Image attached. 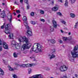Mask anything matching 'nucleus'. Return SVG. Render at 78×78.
<instances>
[{
    "mask_svg": "<svg viewBox=\"0 0 78 78\" xmlns=\"http://www.w3.org/2000/svg\"><path fill=\"white\" fill-rule=\"evenodd\" d=\"M13 56L14 58H17L18 57L17 55L16 54V52H14L13 53Z\"/></svg>",
    "mask_w": 78,
    "mask_h": 78,
    "instance_id": "nucleus-21",
    "label": "nucleus"
},
{
    "mask_svg": "<svg viewBox=\"0 0 78 78\" xmlns=\"http://www.w3.org/2000/svg\"><path fill=\"white\" fill-rule=\"evenodd\" d=\"M5 30L4 31V33L7 34H9V38L10 39H12V37H11V35L10 33V30H9L11 29V27L9 26V24H7L5 25Z\"/></svg>",
    "mask_w": 78,
    "mask_h": 78,
    "instance_id": "nucleus-4",
    "label": "nucleus"
},
{
    "mask_svg": "<svg viewBox=\"0 0 78 78\" xmlns=\"http://www.w3.org/2000/svg\"><path fill=\"white\" fill-rule=\"evenodd\" d=\"M20 14H19L18 15V16H17V17H18V18H19V17H20Z\"/></svg>",
    "mask_w": 78,
    "mask_h": 78,
    "instance_id": "nucleus-45",
    "label": "nucleus"
},
{
    "mask_svg": "<svg viewBox=\"0 0 78 78\" xmlns=\"http://www.w3.org/2000/svg\"><path fill=\"white\" fill-rule=\"evenodd\" d=\"M67 77L66 76H64L63 77H62L61 78H67Z\"/></svg>",
    "mask_w": 78,
    "mask_h": 78,
    "instance_id": "nucleus-39",
    "label": "nucleus"
},
{
    "mask_svg": "<svg viewBox=\"0 0 78 78\" xmlns=\"http://www.w3.org/2000/svg\"><path fill=\"white\" fill-rule=\"evenodd\" d=\"M18 41L20 42H25L26 44L23 45L21 48V50H24L25 49H29L31 46V44L30 43L28 39L26 37H20L18 38Z\"/></svg>",
    "mask_w": 78,
    "mask_h": 78,
    "instance_id": "nucleus-1",
    "label": "nucleus"
},
{
    "mask_svg": "<svg viewBox=\"0 0 78 78\" xmlns=\"http://www.w3.org/2000/svg\"><path fill=\"white\" fill-rule=\"evenodd\" d=\"M68 69V67L64 65L61 66L59 68V69L61 72H65V71H66Z\"/></svg>",
    "mask_w": 78,
    "mask_h": 78,
    "instance_id": "nucleus-6",
    "label": "nucleus"
},
{
    "mask_svg": "<svg viewBox=\"0 0 78 78\" xmlns=\"http://www.w3.org/2000/svg\"><path fill=\"white\" fill-rule=\"evenodd\" d=\"M75 76L76 77H77V76H78V75L76 74H75Z\"/></svg>",
    "mask_w": 78,
    "mask_h": 78,
    "instance_id": "nucleus-52",
    "label": "nucleus"
},
{
    "mask_svg": "<svg viewBox=\"0 0 78 78\" xmlns=\"http://www.w3.org/2000/svg\"><path fill=\"white\" fill-rule=\"evenodd\" d=\"M28 0H24V2L27 5H28Z\"/></svg>",
    "mask_w": 78,
    "mask_h": 78,
    "instance_id": "nucleus-31",
    "label": "nucleus"
},
{
    "mask_svg": "<svg viewBox=\"0 0 78 78\" xmlns=\"http://www.w3.org/2000/svg\"><path fill=\"white\" fill-rule=\"evenodd\" d=\"M13 45H15V48H16V49H19L20 48V46H19V44H17L16 45V44H13Z\"/></svg>",
    "mask_w": 78,
    "mask_h": 78,
    "instance_id": "nucleus-12",
    "label": "nucleus"
},
{
    "mask_svg": "<svg viewBox=\"0 0 78 78\" xmlns=\"http://www.w3.org/2000/svg\"><path fill=\"white\" fill-rule=\"evenodd\" d=\"M20 12V10H16V13L17 14H19Z\"/></svg>",
    "mask_w": 78,
    "mask_h": 78,
    "instance_id": "nucleus-38",
    "label": "nucleus"
},
{
    "mask_svg": "<svg viewBox=\"0 0 78 78\" xmlns=\"http://www.w3.org/2000/svg\"><path fill=\"white\" fill-rule=\"evenodd\" d=\"M51 0H48V2H50V1Z\"/></svg>",
    "mask_w": 78,
    "mask_h": 78,
    "instance_id": "nucleus-61",
    "label": "nucleus"
},
{
    "mask_svg": "<svg viewBox=\"0 0 78 78\" xmlns=\"http://www.w3.org/2000/svg\"><path fill=\"white\" fill-rule=\"evenodd\" d=\"M78 23L77 22V23H76V24L74 26V28H77V27H78Z\"/></svg>",
    "mask_w": 78,
    "mask_h": 78,
    "instance_id": "nucleus-25",
    "label": "nucleus"
},
{
    "mask_svg": "<svg viewBox=\"0 0 78 78\" xmlns=\"http://www.w3.org/2000/svg\"><path fill=\"white\" fill-rule=\"evenodd\" d=\"M51 5H54V1H53L51 2Z\"/></svg>",
    "mask_w": 78,
    "mask_h": 78,
    "instance_id": "nucleus-43",
    "label": "nucleus"
},
{
    "mask_svg": "<svg viewBox=\"0 0 78 78\" xmlns=\"http://www.w3.org/2000/svg\"><path fill=\"white\" fill-rule=\"evenodd\" d=\"M27 8L28 9L29 8V6L28 5L27 6Z\"/></svg>",
    "mask_w": 78,
    "mask_h": 78,
    "instance_id": "nucleus-54",
    "label": "nucleus"
},
{
    "mask_svg": "<svg viewBox=\"0 0 78 78\" xmlns=\"http://www.w3.org/2000/svg\"><path fill=\"white\" fill-rule=\"evenodd\" d=\"M1 12V9H0V12Z\"/></svg>",
    "mask_w": 78,
    "mask_h": 78,
    "instance_id": "nucleus-63",
    "label": "nucleus"
},
{
    "mask_svg": "<svg viewBox=\"0 0 78 78\" xmlns=\"http://www.w3.org/2000/svg\"><path fill=\"white\" fill-rule=\"evenodd\" d=\"M4 26L3 25L1 26V29H3L4 28Z\"/></svg>",
    "mask_w": 78,
    "mask_h": 78,
    "instance_id": "nucleus-40",
    "label": "nucleus"
},
{
    "mask_svg": "<svg viewBox=\"0 0 78 78\" xmlns=\"http://www.w3.org/2000/svg\"><path fill=\"white\" fill-rule=\"evenodd\" d=\"M28 30H27V33L28 34V35L29 36H31L33 34V33H32V32H31V31L30 30V29H27Z\"/></svg>",
    "mask_w": 78,
    "mask_h": 78,
    "instance_id": "nucleus-7",
    "label": "nucleus"
},
{
    "mask_svg": "<svg viewBox=\"0 0 78 78\" xmlns=\"http://www.w3.org/2000/svg\"><path fill=\"white\" fill-rule=\"evenodd\" d=\"M59 9V8L58 7H55L52 8V11H56Z\"/></svg>",
    "mask_w": 78,
    "mask_h": 78,
    "instance_id": "nucleus-11",
    "label": "nucleus"
},
{
    "mask_svg": "<svg viewBox=\"0 0 78 78\" xmlns=\"http://www.w3.org/2000/svg\"><path fill=\"white\" fill-rule=\"evenodd\" d=\"M3 45V47L4 49H8V45L5 42H2L0 39V45Z\"/></svg>",
    "mask_w": 78,
    "mask_h": 78,
    "instance_id": "nucleus-5",
    "label": "nucleus"
},
{
    "mask_svg": "<svg viewBox=\"0 0 78 78\" xmlns=\"http://www.w3.org/2000/svg\"><path fill=\"white\" fill-rule=\"evenodd\" d=\"M9 17H8V20H9V22H11L12 21V15L10 16Z\"/></svg>",
    "mask_w": 78,
    "mask_h": 78,
    "instance_id": "nucleus-16",
    "label": "nucleus"
},
{
    "mask_svg": "<svg viewBox=\"0 0 78 78\" xmlns=\"http://www.w3.org/2000/svg\"><path fill=\"white\" fill-rule=\"evenodd\" d=\"M59 42L60 43V44H62V41L61 40H60Z\"/></svg>",
    "mask_w": 78,
    "mask_h": 78,
    "instance_id": "nucleus-42",
    "label": "nucleus"
},
{
    "mask_svg": "<svg viewBox=\"0 0 78 78\" xmlns=\"http://www.w3.org/2000/svg\"><path fill=\"white\" fill-rule=\"evenodd\" d=\"M30 15L31 16H34V13L33 12H31L30 13Z\"/></svg>",
    "mask_w": 78,
    "mask_h": 78,
    "instance_id": "nucleus-27",
    "label": "nucleus"
},
{
    "mask_svg": "<svg viewBox=\"0 0 78 78\" xmlns=\"http://www.w3.org/2000/svg\"><path fill=\"white\" fill-rule=\"evenodd\" d=\"M65 30H67V27H65L64 28Z\"/></svg>",
    "mask_w": 78,
    "mask_h": 78,
    "instance_id": "nucleus-56",
    "label": "nucleus"
},
{
    "mask_svg": "<svg viewBox=\"0 0 78 78\" xmlns=\"http://www.w3.org/2000/svg\"><path fill=\"white\" fill-rule=\"evenodd\" d=\"M42 46H41L39 44H35L33 46V48H31L30 50V53H32L33 51H34L36 53L39 52H42Z\"/></svg>",
    "mask_w": 78,
    "mask_h": 78,
    "instance_id": "nucleus-2",
    "label": "nucleus"
},
{
    "mask_svg": "<svg viewBox=\"0 0 78 78\" xmlns=\"http://www.w3.org/2000/svg\"><path fill=\"white\" fill-rule=\"evenodd\" d=\"M62 23H63V24H66V22L65 21L63 20L62 21Z\"/></svg>",
    "mask_w": 78,
    "mask_h": 78,
    "instance_id": "nucleus-34",
    "label": "nucleus"
},
{
    "mask_svg": "<svg viewBox=\"0 0 78 78\" xmlns=\"http://www.w3.org/2000/svg\"><path fill=\"white\" fill-rule=\"evenodd\" d=\"M29 64V66L30 67H31V66H33V64Z\"/></svg>",
    "mask_w": 78,
    "mask_h": 78,
    "instance_id": "nucleus-47",
    "label": "nucleus"
},
{
    "mask_svg": "<svg viewBox=\"0 0 78 78\" xmlns=\"http://www.w3.org/2000/svg\"><path fill=\"white\" fill-rule=\"evenodd\" d=\"M65 6H68V1H67V0H66L65 1Z\"/></svg>",
    "mask_w": 78,
    "mask_h": 78,
    "instance_id": "nucleus-23",
    "label": "nucleus"
},
{
    "mask_svg": "<svg viewBox=\"0 0 78 78\" xmlns=\"http://www.w3.org/2000/svg\"><path fill=\"white\" fill-rule=\"evenodd\" d=\"M13 14H14V16H16V13L15 12H14L13 13Z\"/></svg>",
    "mask_w": 78,
    "mask_h": 78,
    "instance_id": "nucleus-50",
    "label": "nucleus"
},
{
    "mask_svg": "<svg viewBox=\"0 0 78 78\" xmlns=\"http://www.w3.org/2000/svg\"><path fill=\"white\" fill-rule=\"evenodd\" d=\"M2 5H5V3H2Z\"/></svg>",
    "mask_w": 78,
    "mask_h": 78,
    "instance_id": "nucleus-57",
    "label": "nucleus"
},
{
    "mask_svg": "<svg viewBox=\"0 0 78 78\" xmlns=\"http://www.w3.org/2000/svg\"><path fill=\"white\" fill-rule=\"evenodd\" d=\"M20 2L21 3H23V0H20Z\"/></svg>",
    "mask_w": 78,
    "mask_h": 78,
    "instance_id": "nucleus-46",
    "label": "nucleus"
},
{
    "mask_svg": "<svg viewBox=\"0 0 78 78\" xmlns=\"http://www.w3.org/2000/svg\"><path fill=\"white\" fill-rule=\"evenodd\" d=\"M53 23L54 27L55 28H57V23H56V21H53Z\"/></svg>",
    "mask_w": 78,
    "mask_h": 78,
    "instance_id": "nucleus-9",
    "label": "nucleus"
},
{
    "mask_svg": "<svg viewBox=\"0 0 78 78\" xmlns=\"http://www.w3.org/2000/svg\"><path fill=\"white\" fill-rule=\"evenodd\" d=\"M78 45L75 46L74 49L71 51V55L73 58H78Z\"/></svg>",
    "mask_w": 78,
    "mask_h": 78,
    "instance_id": "nucleus-3",
    "label": "nucleus"
},
{
    "mask_svg": "<svg viewBox=\"0 0 78 78\" xmlns=\"http://www.w3.org/2000/svg\"><path fill=\"white\" fill-rule=\"evenodd\" d=\"M41 22H45V20H44V19H42L41 20Z\"/></svg>",
    "mask_w": 78,
    "mask_h": 78,
    "instance_id": "nucleus-41",
    "label": "nucleus"
},
{
    "mask_svg": "<svg viewBox=\"0 0 78 78\" xmlns=\"http://www.w3.org/2000/svg\"><path fill=\"white\" fill-rule=\"evenodd\" d=\"M71 43L72 44H75V42L74 41H72L71 42Z\"/></svg>",
    "mask_w": 78,
    "mask_h": 78,
    "instance_id": "nucleus-35",
    "label": "nucleus"
},
{
    "mask_svg": "<svg viewBox=\"0 0 78 78\" xmlns=\"http://www.w3.org/2000/svg\"><path fill=\"white\" fill-rule=\"evenodd\" d=\"M24 26L26 27V28H27V29H30V27H29V26H28V23H27V22H24Z\"/></svg>",
    "mask_w": 78,
    "mask_h": 78,
    "instance_id": "nucleus-8",
    "label": "nucleus"
},
{
    "mask_svg": "<svg viewBox=\"0 0 78 78\" xmlns=\"http://www.w3.org/2000/svg\"><path fill=\"white\" fill-rule=\"evenodd\" d=\"M29 78H32V77H29Z\"/></svg>",
    "mask_w": 78,
    "mask_h": 78,
    "instance_id": "nucleus-64",
    "label": "nucleus"
},
{
    "mask_svg": "<svg viewBox=\"0 0 78 78\" xmlns=\"http://www.w3.org/2000/svg\"><path fill=\"white\" fill-rule=\"evenodd\" d=\"M5 24H6V23H5L3 24V26L5 25Z\"/></svg>",
    "mask_w": 78,
    "mask_h": 78,
    "instance_id": "nucleus-59",
    "label": "nucleus"
},
{
    "mask_svg": "<svg viewBox=\"0 0 78 78\" xmlns=\"http://www.w3.org/2000/svg\"><path fill=\"white\" fill-rule=\"evenodd\" d=\"M71 3H75V0H70Z\"/></svg>",
    "mask_w": 78,
    "mask_h": 78,
    "instance_id": "nucleus-33",
    "label": "nucleus"
},
{
    "mask_svg": "<svg viewBox=\"0 0 78 78\" xmlns=\"http://www.w3.org/2000/svg\"><path fill=\"white\" fill-rule=\"evenodd\" d=\"M0 75H4V71L0 68Z\"/></svg>",
    "mask_w": 78,
    "mask_h": 78,
    "instance_id": "nucleus-15",
    "label": "nucleus"
},
{
    "mask_svg": "<svg viewBox=\"0 0 78 78\" xmlns=\"http://www.w3.org/2000/svg\"><path fill=\"white\" fill-rule=\"evenodd\" d=\"M15 65L16 66H19V64H18V63H15Z\"/></svg>",
    "mask_w": 78,
    "mask_h": 78,
    "instance_id": "nucleus-44",
    "label": "nucleus"
},
{
    "mask_svg": "<svg viewBox=\"0 0 78 78\" xmlns=\"http://www.w3.org/2000/svg\"><path fill=\"white\" fill-rule=\"evenodd\" d=\"M51 42L52 44H55V43H56V41L53 39H52L51 40Z\"/></svg>",
    "mask_w": 78,
    "mask_h": 78,
    "instance_id": "nucleus-18",
    "label": "nucleus"
},
{
    "mask_svg": "<svg viewBox=\"0 0 78 78\" xmlns=\"http://www.w3.org/2000/svg\"><path fill=\"white\" fill-rule=\"evenodd\" d=\"M57 15H58L59 16H61L62 14L61 13L59 12H57Z\"/></svg>",
    "mask_w": 78,
    "mask_h": 78,
    "instance_id": "nucleus-28",
    "label": "nucleus"
},
{
    "mask_svg": "<svg viewBox=\"0 0 78 78\" xmlns=\"http://www.w3.org/2000/svg\"><path fill=\"white\" fill-rule=\"evenodd\" d=\"M23 20L24 21H27V17L26 16H24L23 18Z\"/></svg>",
    "mask_w": 78,
    "mask_h": 78,
    "instance_id": "nucleus-19",
    "label": "nucleus"
},
{
    "mask_svg": "<svg viewBox=\"0 0 78 78\" xmlns=\"http://www.w3.org/2000/svg\"><path fill=\"white\" fill-rule=\"evenodd\" d=\"M48 56H51L50 58V59H53V58H55V55H54V54H52L51 55L50 54H49L48 55Z\"/></svg>",
    "mask_w": 78,
    "mask_h": 78,
    "instance_id": "nucleus-14",
    "label": "nucleus"
},
{
    "mask_svg": "<svg viewBox=\"0 0 78 78\" xmlns=\"http://www.w3.org/2000/svg\"><path fill=\"white\" fill-rule=\"evenodd\" d=\"M46 70H50V69L46 67Z\"/></svg>",
    "mask_w": 78,
    "mask_h": 78,
    "instance_id": "nucleus-48",
    "label": "nucleus"
},
{
    "mask_svg": "<svg viewBox=\"0 0 78 78\" xmlns=\"http://www.w3.org/2000/svg\"><path fill=\"white\" fill-rule=\"evenodd\" d=\"M15 4H16V5H17V2H16V1H15V2H14Z\"/></svg>",
    "mask_w": 78,
    "mask_h": 78,
    "instance_id": "nucleus-53",
    "label": "nucleus"
},
{
    "mask_svg": "<svg viewBox=\"0 0 78 78\" xmlns=\"http://www.w3.org/2000/svg\"><path fill=\"white\" fill-rule=\"evenodd\" d=\"M11 36H12V37H13V34H11Z\"/></svg>",
    "mask_w": 78,
    "mask_h": 78,
    "instance_id": "nucleus-58",
    "label": "nucleus"
},
{
    "mask_svg": "<svg viewBox=\"0 0 78 78\" xmlns=\"http://www.w3.org/2000/svg\"><path fill=\"white\" fill-rule=\"evenodd\" d=\"M51 51L53 54H54V53H55V52L56 51V50H55V49H52L51 50Z\"/></svg>",
    "mask_w": 78,
    "mask_h": 78,
    "instance_id": "nucleus-22",
    "label": "nucleus"
},
{
    "mask_svg": "<svg viewBox=\"0 0 78 78\" xmlns=\"http://www.w3.org/2000/svg\"><path fill=\"white\" fill-rule=\"evenodd\" d=\"M58 1L60 2H61V3L62 2V0H58Z\"/></svg>",
    "mask_w": 78,
    "mask_h": 78,
    "instance_id": "nucleus-49",
    "label": "nucleus"
},
{
    "mask_svg": "<svg viewBox=\"0 0 78 78\" xmlns=\"http://www.w3.org/2000/svg\"><path fill=\"white\" fill-rule=\"evenodd\" d=\"M40 12L41 14H44V11L41 10H40Z\"/></svg>",
    "mask_w": 78,
    "mask_h": 78,
    "instance_id": "nucleus-26",
    "label": "nucleus"
},
{
    "mask_svg": "<svg viewBox=\"0 0 78 78\" xmlns=\"http://www.w3.org/2000/svg\"><path fill=\"white\" fill-rule=\"evenodd\" d=\"M18 21H20V20L19 19V20H18Z\"/></svg>",
    "mask_w": 78,
    "mask_h": 78,
    "instance_id": "nucleus-60",
    "label": "nucleus"
},
{
    "mask_svg": "<svg viewBox=\"0 0 78 78\" xmlns=\"http://www.w3.org/2000/svg\"><path fill=\"white\" fill-rule=\"evenodd\" d=\"M3 50V48H2V47L0 46V51H2Z\"/></svg>",
    "mask_w": 78,
    "mask_h": 78,
    "instance_id": "nucleus-37",
    "label": "nucleus"
},
{
    "mask_svg": "<svg viewBox=\"0 0 78 78\" xmlns=\"http://www.w3.org/2000/svg\"><path fill=\"white\" fill-rule=\"evenodd\" d=\"M31 69H29V74H30V73H31Z\"/></svg>",
    "mask_w": 78,
    "mask_h": 78,
    "instance_id": "nucleus-32",
    "label": "nucleus"
},
{
    "mask_svg": "<svg viewBox=\"0 0 78 78\" xmlns=\"http://www.w3.org/2000/svg\"><path fill=\"white\" fill-rule=\"evenodd\" d=\"M14 78H17V76H16V75L14 74V75L13 76Z\"/></svg>",
    "mask_w": 78,
    "mask_h": 78,
    "instance_id": "nucleus-36",
    "label": "nucleus"
},
{
    "mask_svg": "<svg viewBox=\"0 0 78 78\" xmlns=\"http://www.w3.org/2000/svg\"><path fill=\"white\" fill-rule=\"evenodd\" d=\"M69 35H70L71 34V33L69 32L68 34Z\"/></svg>",
    "mask_w": 78,
    "mask_h": 78,
    "instance_id": "nucleus-55",
    "label": "nucleus"
},
{
    "mask_svg": "<svg viewBox=\"0 0 78 78\" xmlns=\"http://www.w3.org/2000/svg\"><path fill=\"white\" fill-rule=\"evenodd\" d=\"M60 31H61V33H64V31H62V30H60Z\"/></svg>",
    "mask_w": 78,
    "mask_h": 78,
    "instance_id": "nucleus-51",
    "label": "nucleus"
},
{
    "mask_svg": "<svg viewBox=\"0 0 78 78\" xmlns=\"http://www.w3.org/2000/svg\"><path fill=\"white\" fill-rule=\"evenodd\" d=\"M50 28L51 31H54V27H50Z\"/></svg>",
    "mask_w": 78,
    "mask_h": 78,
    "instance_id": "nucleus-24",
    "label": "nucleus"
},
{
    "mask_svg": "<svg viewBox=\"0 0 78 78\" xmlns=\"http://www.w3.org/2000/svg\"><path fill=\"white\" fill-rule=\"evenodd\" d=\"M63 41H67V37H63Z\"/></svg>",
    "mask_w": 78,
    "mask_h": 78,
    "instance_id": "nucleus-29",
    "label": "nucleus"
},
{
    "mask_svg": "<svg viewBox=\"0 0 78 78\" xmlns=\"http://www.w3.org/2000/svg\"><path fill=\"white\" fill-rule=\"evenodd\" d=\"M56 74H57V75H59V73H56Z\"/></svg>",
    "mask_w": 78,
    "mask_h": 78,
    "instance_id": "nucleus-62",
    "label": "nucleus"
},
{
    "mask_svg": "<svg viewBox=\"0 0 78 78\" xmlns=\"http://www.w3.org/2000/svg\"><path fill=\"white\" fill-rule=\"evenodd\" d=\"M31 23L33 24V25H35L36 24V22H34V21H31Z\"/></svg>",
    "mask_w": 78,
    "mask_h": 78,
    "instance_id": "nucleus-30",
    "label": "nucleus"
},
{
    "mask_svg": "<svg viewBox=\"0 0 78 78\" xmlns=\"http://www.w3.org/2000/svg\"><path fill=\"white\" fill-rule=\"evenodd\" d=\"M29 64H23V65L21 66V67H29Z\"/></svg>",
    "mask_w": 78,
    "mask_h": 78,
    "instance_id": "nucleus-13",
    "label": "nucleus"
},
{
    "mask_svg": "<svg viewBox=\"0 0 78 78\" xmlns=\"http://www.w3.org/2000/svg\"><path fill=\"white\" fill-rule=\"evenodd\" d=\"M8 68H9V70H10V71H14V69L11 68V67L10 66H8Z\"/></svg>",
    "mask_w": 78,
    "mask_h": 78,
    "instance_id": "nucleus-17",
    "label": "nucleus"
},
{
    "mask_svg": "<svg viewBox=\"0 0 78 78\" xmlns=\"http://www.w3.org/2000/svg\"><path fill=\"white\" fill-rule=\"evenodd\" d=\"M1 16L2 18H5L6 17V14L5 12H2L1 14Z\"/></svg>",
    "mask_w": 78,
    "mask_h": 78,
    "instance_id": "nucleus-10",
    "label": "nucleus"
},
{
    "mask_svg": "<svg viewBox=\"0 0 78 78\" xmlns=\"http://www.w3.org/2000/svg\"><path fill=\"white\" fill-rule=\"evenodd\" d=\"M70 16L71 17H73V18H74V17H75V15L74 14L70 13Z\"/></svg>",
    "mask_w": 78,
    "mask_h": 78,
    "instance_id": "nucleus-20",
    "label": "nucleus"
}]
</instances>
